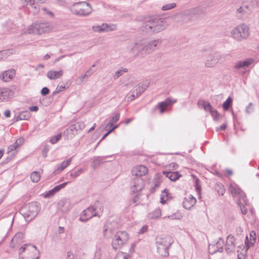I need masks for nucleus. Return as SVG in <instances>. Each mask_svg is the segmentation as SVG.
Here are the masks:
<instances>
[{"label": "nucleus", "instance_id": "1", "mask_svg": "<svg viewBox=\"0 0 259 259\" xmlns=\"http://www.w3.org/2000/svg\"><path fill=\"white\" fill-rule=\"evenodd\" d=\"M167 25L166 20L164 18H149L143 22L141 29L147 33H158L164 30Z\"/></svg>", "mask_w": 259, "mask_h": 259}, {"label": "nucleus", "instance_id": "2", "mask_svg": "<svg viewBox=\"0 0 259 259\" xmlns=\"http://www.w3.org/2000/svg\"><path fill=\"white\" fill-rule=\"evenodd\" d=\"M147 172V168L143 165L136 166L132 169V175L136 177L134 178L131 185V191L133 193H136L143 189L144 182L141 177L145 175Z\"/></svg>", "mask_w": 259, "mask_h": 259}, {"label": "nucleus", "instance_id": "3", "mask_svg": "<svg viewBox=\"0 0 259 259\" xmlns=\"http://www.w3.org/2000/svg\"><path fill=\"white\" fill-rule=\"evenodd\" d=\"M174 241L170 236H165L159 238L156 241L157 251L161 256H168V249Z\"/></svg>", "mask_w": 259, "mask_h": 259}, {"label": "nucleus", "instance_id": "4", "mask_svg": "<svg viewBox=\"0 0 259 259\" xmlns=\"http://www.w3.org/2000/svg\"><path fill=\"white\" fill-rule=\"evenodd\" d=\"M249 35V28L245 24L237 25L231 31V36L237 41L246 39Z\"/></svg>", "mask_w": 259, "mask_h": 259}, {"label": "nucleus", "instance_id": "5", "mask_svg": "<svg viewBox=\"0 0 259 259\" xmlns=\"http://www.w3.org/2000/svg\"><path fill=\"white\" fill-rule=\"evenodd\" d=\"M129 235L126 232L118 231L112 239V247L115 250L119 249L127 243Z\"/></svg>", "mask_w": 259, "mask_h": 259}, {"label": "nucleus", "instance_id": "6", "mask_svg": "<svg viewBox=\"0 0 259 259\" xmlns=\"http://www.w3.org/2000/svg\"><path fill=\"white\" fill-rule=\"evenodd\" d=\"M72 12L78 16H87L92 12L91 5L85 2L74 3L71 8Z\"/></svg>", "mask_w": 259, "mask_h": 259}, {"label": "nucleus", "instance_id": "7", "mask_svg": "<svg viewBox=\"0 0 259 259\" xmlns=\"http://www.w3.org/2000/svg\"><path fill=\"white\" fill-rule=\"evenodd\" d=\"M227 55L219 52H213L208 54L205 60V66L207 68L214 67L220 61H224Z\"/></svg>", "mask_w": 259, "mask_h": 259}, {"label": "nucleus", "instance_id": "8", "mask_svg": "<svg viewBox=\"0 0 259 259\" xmlns=\"http://www.w3.org/2000/svg\"><path fill=\"white\" fill-rule=\"evenodd\" d=\"M127 48L130 53L135 56L144 57L145 56L144 39L137 40L135 42L130 44Z\"/></svg>", "mask_w": 259, "mask_h": 259}, {"label": "nucleus", "instance_id": "9", "mask_svg": "<svg viewBox=\"0 0 259 259\" xmlns=\"http://www.w3.org/2000/svg\"><path fill=\"white\" fill-rule=\"evenodd\" d=\"M19 254L21 255L24 252L29 253V255L25 259H39V251L35 245L25 244L19 249Z\"/></svg>", "mask_w": 259, "mask_h": 259}, {"label": "nucleus", "instance_id": "10", "mask_svg": "<svg viewBox=\"0 0 259 259\" xmlns=\"http://www.w3.org/2000/svg\"><path fill=\"white\" fill-rule=\"evenodd\" d=\"M85 127V124L82 121L76 122L71 125L64 132V135L67 139H72L77 134L78 131H82Z\"/></svg>", "mask_w": 259, "mask_h": 259}, {"label": "nucleus", "instance_id": "11", "mask_svg": "<svg viewBox=\"0 0 259 259\" xmlns=\"http://www.w3.org/2000/svg\"><path fill=\"white\" fill-rule=\"evenodd\" d=\"M49 30L48 24L47 23H35L31 25L27 29L29 34H41L48 32Z\"/></svg>", "mask_w": 259, "mask_h": 259}, {"label": "nucleus", "instance_id": "12", "mask_svg": "<svg viewBox=\"0 0 259 259\" xmlns=\"http://www.w3.org/2000/svg\"><path fill=\"white\" fill-rule=\"evenodd\" d=\"M97 207H100V210L103 209L101 203L99 201H96L93 206L89 207L83 211V215L87 217V219H83L82 218H80L81 221H87L89 219L92 218L94 216H96V213L95 212Z\"/></svg>", "mask_w": 259, "mask_h": 259}, {"label": "nucleus", "instance_id": "13", "mask_svg": "<svg viewBox=\"0 0 259 259\" xmlns=\"http://www.w3.org/2000/svg\"><path fill=\"white\" fill-rule=\"evenodd\" d=\"M22 211H23V215L25 219L30 218L31 220L37 215L39 211V208L37 203L33 202L28 205L27 209L26 211H25V209Z\"/></svg>", "mask_w": 259, "mask_h": 259}, {"label": "nucleus", "instance_id": "14", "mask_svg": "<svg viewBox=\"0 0 259 259\" xmlns=\"http://www.w3.org/2000/svg\"><path fill=\"white\" fill-rule=\"evenodd\" d=\"M161 43V41L159 39H155L147 42L144 40V51L145 56L151 53L154 51L156 47Z\"/></svg>", "mask_w": 259, "mask_h": 259}, {"label": "nucleus", "instance_id": "15", "mask_svg": "<svg viewBox=\"0 0 259 259\" xmlns=\"http://www.w3.org/2000/svg\"><path fill=\"white\" fill-rule=\"evenodd\" d=\"M14 91L7 88H0V101L6 102L14 96Z\"/></svg>", "mask_w": 259, "mask_h": 259}, {"label": "nucleus", "instance_id": "16", "mask_svg": "<svg viewBox=\"0 0 259 259\" xmlns=\"http://www.w3.org/2000/svg\"><path fill=\"white\" fill-rule=\"evenodd\" d=\"M176 102V99H172L170 98H168L164 101L159 103L154 108L153 110L158 109L160 110V113H162L168 106L172 105Z\"/></svg>", "mask_w": 259, "mask_h": 259}, {"label": "nucleus", "instance_id": "17", "mask_svg": "<svg viewBox=\"0 0 259 259\" xmlns=\"http://www.w3.org/2000/svg\"><path fill=\"white\" fill-rule=\"evenodd\" d=\"M236 243L234 237L229 235L226 239L225 250L228 253L234 252L235 250Z\"/></svg>", "mask_w": 259, "mask_h": 259}, {"label": "nucleus", "instance_id": "18", "mask_svg": "<svg viewBox=\"0 0 259 259\" xmlns=\"http://www.w3.org/2000/svg\"><path fill=\"white\" fill-rule=\"evenodd\" d=\"M224 244V240L220 238L215 245H210L209 246V252L211 254H213L217 251L222 252L223 251Z\"/></svg>", "mask_w": 259, "mask_h": 259}, {"label": "nucleus", "instance_id": "19", "mask_svg": "<svg viewBox=\"0 0 259 259\" xmlns=\"http://www.w3.org/2000/svg\"><path fill=\"white\" fill-rule=\"evenodd\" d=\"M196 199L192 195H189L185 197L183 201V207L187 209L191 208L196 203Z\"/></svg>", "mask_w": 259, "mask_h": 259}, {"label": "nucleus", "instance_id": "20", "mask_svg": "<svg viewBox=\"0 0 259 259\" xmlns=\"http://www.w3.org/2000/svg\"><path fill=\"white\" fill-rule=\"evenodd\" d=\"M250 5L247 3H243L241 6L237 9V13L239 15V17H242L251 12Z\"/></svg>", "mask_w": 259, "mask_h": 259}, {"label": "nucleus", "instance_id": "21", "mask_svg": "<svg viewBox=\"0 0 259 259\" xmlns=\"http://www.w3.org/2000/svg\"><path fill=\"white\" fill-rule=\"evenodd\" d=\"M253 62L254 59L252 58H248L245 60L239 61L235 63L234 68L236 69H239L240 68L245 69L248 67Z\"/></svg>", "mask_w": 259, "mask_h": 259}, {"label": "nucleus", "instance_id": "22", "mask_svg": "<svg viewBox=\"0 0 259 259\" xmlns=\"http://www.w3.org/2000/svg\"><path fill=\"white\" fill-rule=\"evenodd\" d=\"M72 160V157H70L66 160L62 161L59 165H58L56 168L54 170L53 173L57 175L62 172L64 169L68 167Z\"/></svg>", "mask_w": 259, "mask_h": 259}, {"label": "nucleus", "instance_id": "23", "mask_svg": "<svg viewBox=\"0 0 259 259\" xmlns=\"http://www.w3.org/2000/svg\"><path fill=\"white\" fill-rule=\"evenodd\" d=\"M15 74L14 69H9L3 72L0 75V78L5 82H8L13 79Z\"/></svg>", "mask_w": 259, "mask_h": 259}, {"label": "nucleus", "instance_id": "24", "mask_svg": "<svg viewBox=\"0 0 259 259\" xmlns=\"http://www.w3.org/2000/svg\"><path fill=\"white\" fill-rule=\"evenodd\" d=\"M64 71L62 69L59 71L51 70L48 71L47 76L51 80H55L60 78L63 74Z\"/></svg>", "mask_w": 259, "mask_h": 259}, {"label": "nucleus", "instance_id": "25", "mask_svg": "<svg viewBox=\"0 0 259 259\" xmlns=\"http://www.w3.org/2000/svg\"><path fill=\"white\" fill-rule=\"evenodd\" d=\"M24 142V139L23 138L21 137L19 138L15 143L9 146L7 150V153H9L16 150L18 148L22 145Z\"/></svg>", "mask_w": 259, "mask_h": 259}, {"label": "nucleus", "instance_id": "26", "mask_svg": "<svg viewBox=\"0 0 259 259\" xmlns=\"http://www.w3.org/2000/svg\"><path fill=\"white\" fill-rule=\"evenodd\" d=\"M97 29L95 31L99 32L112 31L116 29V26L114 25H109L107 24H102V25H99L96 27Z\"/></svg>", "mask_w": 259, "mask_h": 259}, {"label": "nucleus", "instance_id": "27", "mask_svg": "<svg viewBox=\"0 0 259 259\" xmlns=\"http://www.w3.org/2000/svg\"><path fill=\"white\" fill-rule=\"evenodd\" d=\"M148 88V85L146 83H140L137 86L134 88V90L136 92V97L140 96Z\"/></svg>", "mask_w": 259, "mask_h": 259}, {"label": "nucleus", "instance_id": "28", "mask_svg": "<svg viewBox=\"0 0 259 259\" xmlns=\"http://www.w3.org/2000/svg\"><path fill=\"white\" fill-rule=\"evenodd\" d=\"M163 174L171 181H176L181 176L177 171H163Z\"/></svg>", "mask_w": 259, "mask_h": 259}, {"label": "nucleus", "instance_id": "29", "mask_svg": "<svg viewBox=\"0 0 259 259\" xmlns=\"http://www.w3.org/2000/svg\"><path fill=\"white\" fill-rule=\"evenodd\" d=\"M230 191L233 196H243L242 190L237 185H231L230 186Z\"/></svg>", "mask_w": 259, "mask_h": 259}, {"label": "nucleus", "instance_id": "30", "mask_svg": "<svg viewBox=\"0 0 259 259\" xmlns=\"http://www.w3.org/2000/svg\"><path fill=\"white\" fill-rule=\"evenodd\" d=\"M255 233L254 231H251L250 234V240H248V237H246L245 245L248 247L252 246L255 242Z\"/></svg>", "mask_w": 259, "mask_h": 259}, {"label": "nucleus", "instance_id": "31", "mask_svg": "<svg viewBox=\"0 0 259 259\" xmlns=\"http://www.w3.org/2000/svg\"><path fill=\"white\" fill-rule=\"evenodd\" d=\"M105 157H97L92 162V167L96 168L104 162Z\"/></svg>", "mask_w": 259, "mask_h": 259}, {"label": "nucleus", "instance_id": "32", "mask_svg": "<svg viewBox=\"0 0 259 259\" xmlns=\"http://www.w3.org/2000/svg\"><path fill=\"white\" fill-rule=\"evenodd\" d=\"M161 215V210L159 208L155 209L148 214V217L151 219H156L160 217Z\"/></svg>", "mask_w": 259, "mask_h": 259}, {"label": "nucleus", "instance_id": "33", "mask_svg": "<svg viewBox=\"0 0 259 259\" xmlns=\"http://www.w3.org/2000/svg\"><path fill=\"white\" fill-rule=\"evenodd\" d=\"M198 104L200 106H201L205 111L209 112V113H210V112L213 109L212 107L210 104V103L206 102L204 100H202L200 102H199Z\"/></svg>", "mask_w": 259, "mask_h": 259}, {"label": "nucleus", "instance_id": "34", "mask_svg": "<svg viewBox=\"0 0 259 259\" xmlns=\"http://www.w3.org/2000/svg\"><path fill=\"white\" fill-rule=\"evenodd\" d=\"M85 171L84 168H80L78 169L76 171H70L69 176L70 177V179L71 180H73L79 177L81 174H83Z\"/></svg>", "mask_w": 259, "mask_h": 259}, {"label": "nucleus", "instance_id": "35", "mask_svg": "<svg viewBox=\"0 0 259 259\" xmlns=\"http://www.w3.org/2000/svg\"><path fill=\"white\" fill-rule=\"evenodd\" d=\"M13 54V50H6L0 51L1 61L7 59Z\"/></svg>", "mask_w": 259, "mask_h": 259}, {"label": "nucleus", "instance_id": "36", "mask_svg": "<svg viewBox=\"0 0 259 259\" xmlns=\"http://www.w3.org/2000/svg\"><path fill=\"white\" fill-rule=\"evenodd\" d=\"M23 235L21 233H17L12 239V243H19L23 238Z\"/></svg>", "mask_w": 259, "mask_h": 259}, {"label": "nucleus", "instance_id": "37", "mask_svg": "<svg viewBox=\"0 0 259 259\" xmlns=\"http://www.w3.org/2000/svg\"><path fill=\"white\" fill-rule=\"evenodd\" d=\"M30 178L33 182H37L40 178V175L37 171H33L30 175Z\"/></svg>", "mask_w": 259, "mask_h": 259}, {"label": "nucleus", "instance_id": "38", "mask_svg": "<svg viewBox=\"0 0 259 259\" xmlns=\"http://www.w3.org/2000/svg\"><path fill=\"white\" fill-rule=\"evenodd\" d=\"M130 258H131L130 254H127V253L123 252H121L118 253L115 257V259H130Z\"/></svg>", "mask_w": 259, "mask_h": 259}, {"label": "nucleus", "instance_id": "39", "mask_svg": "<svg viewBox=\"0 0 259 259\" xmlns=\"http://www.w3.org/2000/svg\"><path fill=\"white\" fill-rule=\"evenodd\" d=\"M120 117V114L117 113L116 115H115L112 119L110 120V121L109 122V123L107 124V127H111L113 126V123L116 122L119 119Z\"/></svg>", "mask_w": 259, "mask_h": 259}, {"label": "nucleus", "instance_id": "40", "mask_svg": "<svg viewBox=\"0 0 259 259\" xmlns=\"http://www.w3.org/2000/svg\"><path fill=\"white\" fill-rule=\"evenodd\" d=\"M232 99L231 97H229L224 102L223 104V108L225 110H227L229 109V107L232 105Z\"/></svg>", "mask_w": 259, "mask_h": 259}, {"label": "nucleus", "instance_id": "41", "mask_svg": "<svg viewBox=\"0 0 259 259\" xmlns=\"http://www.w3.org/2000/svg\"><path fill=\"white\" fill-rule=\"evenodd\" d=\"M19 114L20 115V118L21 120H28L31 116L30 112L28 111L21 112Z\"/></svg>", "mask_w": 259, "mask_h": 259}, {"label": "nucleus", "instance_id": "42", "mask_svg": "<svg viewBox=\"0 0 259 259\" xmlns=\"http://www.w3.org/2000/svg\"><path fill=\"white\" fill-rule=\"evenodd\" d=\"M128 71L127 68H123L122 69L118 70L115 72L113 77L115 79H117L120 76H121L123 73L127 72Z\"/></svg>", "mask_w": 259, "mask_h": 259}, {"label": "nucleus", "instance_id": "43", "mask_svg": "<svg viewBox=\"0 0 259 259\" xmlns=\"http://www.w3.org/2000/svg\"><path fill=\"white\" fill-rule=\"evenodd\" d=\"M65 88L66 87L65 84L58 85L56 90L52 93V96H54L60 93L61 91H63Z\"/></svg>", "mask_w": 259, "mask_h": 259}, {"label": "nucleus", "instance_id": "44", "mask_svg": "<svg viewBox=\"0 0 259 259\" xmlns=\"http://www.w3.org/2000/svg\"><path fill=\"white\" fill-rule=\"evenodd\" d=\"M176 7V3H170V4H166L164 6H163V7H162V10L163 11H166V10H170V9H172L174 8H175Z\"/></svg>", "mask_w": 259, "mask_h": 259}, {"label": "nucleus", "instance_id": "45", "mask_svg": "<svg viewBox=\"0 0 259 259\" xmlns=\"http://www.w3.org/2000/svg\"><path fill=\"white\" fill-rule=\"evenodd\" d=\"M168 195V190L167 189H165L162 191V193L161 195V202L162 203H164L165 202V200H164L165 197H167Z\"/></svg>", "mask_w": 259, "mask_h": 259}, {"label": "nucleus", "instance_id": "46", "mask_svg": "<svg viewBox=\"0 0 259 259\" xmlns=\"http://www.w3.org/2000/svg\"><path fill=\"white\" fill-rule=\"evenodd\" d=\"M62 137V134L59 133L58 135L53 137L51 140L50 142L53 144H56Z\"/></svg>", "mask_w": 259, "mask_h": 259}, {"label": "nucleus", "instance_id": "47", "mask_svg": "<svg viewBox=\"0 0 259 259\" xmlns=\"http://www.w3.org/2000/svg\"><path fill=\"white\" fill-rule=\"evenodd\" d=\"M68 183V182H64L61 184L55 186L54 188H53V189L54 190L55 192L57 193L58 191H59L61 189L64 188Z\"/></svg>", "mask_w": 259, "mask_h": 259}, {"label": "nucleus", "instance_id": "48", "mask_svg": "<svg viewBox=\"0 0 259 259\" xmlns=\"http://www.w3.org/2000/svg\"><path fill=\"white\" fill-rule=\"evenodd\" d=\"M210 113L211 114V115L212 116L213 119L215 120H218L220 116V115L219 113L218 112V111L213 109L212 110Z\"/></svg>", "mask_w": 259, "mask_h": 259}, {"label": "nucleus", "instance_id": "49", "mask_svg": "<svg viewBox=\"0 0 259 259\" xmlns=\"http://www.w3.org/2000/svg\"><path fill=\"white\" fill-rule=\"evenodd\" d=\"M95 71L93 70H92L91 68H90L83 75H82L80 77V79L82 80L85 77L90 76L92 75Z\"/></svg>", "mask_w": 259, "mask_h": 259}, {"label": "nucleus", "instance_id": "50", "mask_svg": "<svg viewBox=\"0 0 259 259\" xmlns=\"http://www.w3.org/2000/svg\"><path fill=\"white\" fill-rule=\"evenodd\" d=\"M56 193L54 192V190L52 189V190L49 191L48 192H47L44 196L46 198H49V197H52L53 196H54L55 195V194H56Z\"/></svg>", "mask_w": 259, "mask_h": 259}, {"label": "nucleus", "instance_id": "51", "mask_svg": "<svg viewBox=\"0 0 259 259\" xmlns=\"http://www.w3.org/2000/svg\"><path fill=\"white\" fill-rule=\"evenodd\" d=\"M135 244L134 243H132L131 244V246L129 249L128 253H127V254H130L131 258L132 257V254L135 252Z\"/></svg>", "mask_w": 259, "mask_h": 259}, {"label": "nucleus", "instance_id": "52", "mask_svg": "<svg viewBox=\"0 0 259 259\" xmlns=\"http://www.w3.org/2000/svg\"><path fill=\"white\" fill-rule=\"evenodd\" d=\"M246 112L248 114L251 113L253 111V108L252 107V103H249L248 105L246 108Z\"/></svg>", "mask_w": 259, "mask_h": 259}, {"label": "nucleus", "instance_id": "53", "mask_svg": "<svg viewBox=\"0 0 259 259\" xmlns=\"http://www.w3.org/2000/svg\"><path fill=\"white\" fill-rule=\"evenodd\" d=\"M118 127V125H116L114 126H113L111 130H110L108 132H107L102 138L101 140L100 141V142L104 140L110 133H111L116 128Z\"/></svg>", "mask_w": 259, "mask_h": 259}, {"label": "nucleus", "instance_id": "54", "mask_svg": "<svg viewBox=\"0 0 259 259\" xmlns=\"http://www.w3.org/2000/svg\"><path fill=\"white\" fill-rule=\"evenodd\" d=\"M50 93V90L47 87H44L41 90V94L42 96H46Z\"/></svg>", "mask_w": 259, "mask_h": 259}, {"label": "nucleus", "instance_id": "55", "mask_svg": "<svg viewBox=\"0 0 259 259\" xmlns=\"http://www.w3.org/2000/svg\"><path fill=\"white\" fill-rule=\"evenodd\" d=\"M218 186L220 187V189L218 191L219 194L221 195H223L225 192V189L224 186L222 185H218Z\"/></svg>", "mask_w": 259, "mask_h": 259}, {"label": "nucleus", "instance_id": "56", "mask_svg": "<svg viewBox=\"0 0 259 259\" xmlns=\"http://www.w3.org/2000/svg\"><path fill=\"white\" fill-rule=\"evenodd\" d=\"M136 97V92L135 90H133L132 92V95L128 97V100L132 101L134 100Z\"/></svg>", "mask_w": 259, "mask_h": 259}, {"label": "nucleus", "instance_id": "57", "mask_svg": "<svg viewBox=\"0 0 259 259\" xmlns=\"http://www.w3.org/2000/svg\"><path fill=\"white\" fill-rule=\"evenodd\" d=\"M148 229V226L147 225L143 226L139 231L138 233L139 234H144L146 232H147Z\"/></svg>", "mask_w": 259, "mask_h": 259}, {"label": "nucleus", "instance_id": "58", "mask_svg": "<svg viewBox=\"0 0 259 259\" xmlns=\"http://www.w3.org/2000/svg\"><path fill=\"white\" fill-rule=\"evenodd\" d=\"M24 1L26 5H29L31 7H33L35 3V0H24Z\"/></svg>", "mask_w": 259, "mask_h": 259}, {"label": "nucleus", "instance_id": "59", "mask_svg": "<svg viewBox=\"0 0 259 259\" xmlns=\"http://www.w3.org/2000/svg\"><path fill=\"white\" fill-rule=\"evenodd\" d=\"M226 127H227V124L224 123V124H222L221 126H220L219 127H217V131H224L226 128Z\"/></svg>", "mask_w": 259, "mask_h": 259}, {"label": "nucleus", "instance_id": "60", "mask_svg": "<svg viewBox=\"0 0 259 259\" xmlns=\"http://www.w3.org/2000/svg\"><path fill=\"white\" fill-rule=\"evenodd\" d=\"M104 229L103 230V235L105 237H108V233L111 232V230H108V229L105 227V226L104 227Z\"/></svg>", "mask_w": 259, "mask_h": 259}, {"label": "nucleus", "instance_id": "61", "mask_svg": "<svg viewBox=\"0 0 259 259\" xmlns=\"http://www.w3.org/2000/svg\"><path fill=\"white\" fill-rule=\"evenodd\" d=\"M29 109L31 112H36V111H38V107L37 106H30L29 108Z\"/></svg>", "mask_w": 259, "mask_h": 259}, {"label": "nucleus", "instance_id": "62", "mask_svg": "<svg viewBox=\"0 0 259 259\" xmlns=\"http://www.w3.org/2000/svg\"><path fill=\"white\" fill-rule=\"evenodd\" d=\"M67 259H75V258H74V254L71 251H68L67 252Z\"/></svg>", "mask_w": 259, "mask_h": 259}, {"label": "nucleus", "instance_id": "63", "mask_svg": "<svg viewBox=\"0 0 259 259\" xmlns=\"http://www.w3.org/2000/svg\"><path fill=\"white\" fill-rule=\"evenodd\" d=\"M13 121L14 122H17L19 120H21L20 118V115L19 114L18 115H15L14 117L13 118Z\"/></svg>", "mask_w": 259, "mask_h": 259}, {"label": "nucleus", "instance_id": "64", "mask_svg": "<svg viewBox=\"0 0 259 259\" xmlns=\"http://www.w3.org/2000/svg\"><path fill=\"white\" fill-rule=\"evenodd\" d=\"M65 231V229H64V228L63 227H59V228H58V232L59 234H62Z\"/></svg>", "mask_w": 259, "mask_h": 259}]
</instances>
